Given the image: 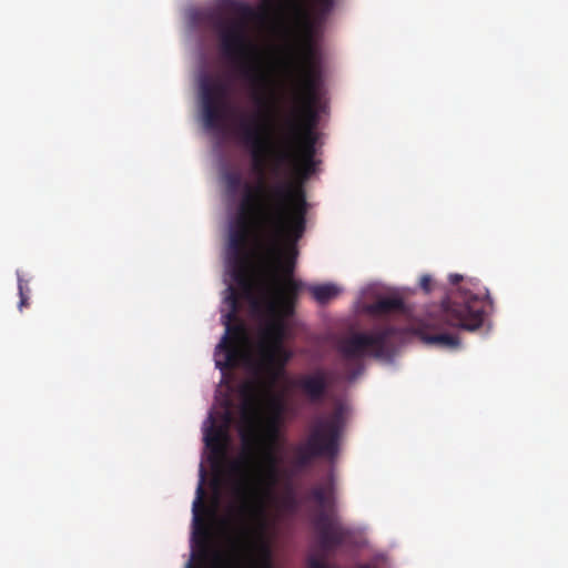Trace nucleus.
Here are the masks:
<instances>
[{"label": "nucleus", "mask_w": 568, "mask_h": 568, "mask_svg": "<svg viewBox=\"0 0 568 568\" xmlns=\"http://www.w3.org/2000/svg\"><path fill=\"white\" fill-rule=\"evenodd\" d=\"M199 88L204 126L212 131L223 129L231 92L229 83L220 77L203 75Z\"/></svg>", "instance_id": "obj_11"}, {"label": "nucleus", "mask_w": 568, "mask_h": 568, "mask_svg": "<svg viewBox=\"0 0 568 568\" xmlns=\"http://www.w3.org/2000/svg\"><path fill=\"white\" fill-rule=\"evenodd\" d=\"M310 292L320 304H326L338 295V288L333 284L314 285L310 287Z\"/></svg>", "instance_id": "obj_20"}, {"label": "nucleus", "mask_w": 568, "mask_h": 568, "mask_svg": "<svg viewBox=\"0 0 568 568\" xmlns=\"http://www.w3.org/2000/svg\"><path fill=\"white\" fill-rule=\"evenodd\" d=\"M311 498L321 507V508H329L331 507V497L324 487H314L311 490Z\"/></svg>", "instance_id": "obj_22"}, {"label": "nucleus", "mask_w": 568, "mask_h": 568, "mask_svg": "<svg viewBox=\"0 0 568 568\" xmlns=\"http://www.w3.org/2000/svg\"><path fill=\"white\" fill-rule=\"evenodd\" d=\"M308 204L304 190L287 180L255 184L245 182L229 251L233 280L253 305L260 302L256 286L267 291V276L278 262L280 244L298 241L306 227Z\"/></svg>", "instance_id": "obj_2"}, {"label": "nucleus", "mask_w": 568, "mask_h": 568, "mask_svg": "<svg viewBox=\"0 0 568 568\" xmlns=\"http://www.w3.org/2000/svg\"><path fill=\"white\" fill-rule=\"evenodd\" d=\"M277 434L276 425L272 424L267 429V445L261 452L258 463L252 449L257 437L255 434H242L244 450L230 466L234 475L232 501L227 509L231 535L224 552L214 550L210 545L202 481L197 486L192 513L193 540L199 549L193 556L210 562L212 568H273L266 531L270 526L268 503L283 474L280 458L273 449Z\"/></svg>", "instance_id": "obj_1"}, {"label": "nucleus", "mask_w": 568, "mask_h": 568, "mask_svg": "<svg viewBox=\"0 0 568 568\" xmlns=\"http://www.w3.org/2000/svg\"><path fill=\"white\" fill-rule=\"evenodd\" d=\"M327 508H322L313 519L318 536V544L323 551L329 552L341 546L349 545L354 538V531L342 525Z\"/></svg>", "instance_id": "obj_13"}, {"label": "nucleus", "mask_w": 568, "mask_h": 568, "mask_svg": "<svg viewBox=\"0 0 568 568\" xmlns=\"http://www.w3.org/2000/svg\"><path fill=\"white\" fill-rule=\"evenodd\" d=\"M287 501H292V504L295 503L293 497L287 498Z\"/></svg>", "instance_id": "obj_30"}, {"label": "nucleus", "mask_w": 568, "mask_h": 568, "mask_svg": "<svg viewBox=\"0 0 568 568\" xmlns=\"http://www.w3.org/2000/svg\"><path fill=\"white\" fill-rule=\"evenodd\" d=\"M293 13L303 22L304 38L298 54V81L293 95V108L285 115L283 126L287 131L286 146L301 130L316 131L317 104L322 87L321 52L313 40V20L301 0H285Z\"/></svg>", "instance_id": "obj_4"}, {"label": "nucleus", "mask_w": 568, "mask_h": 568, "mask_svg": "<svg viewBox=\"0 0 568 568\" xmlns=\"http://www.w3.org/2000/svg\"><path fill=\"white\" fill-rule=\"evenodd\" d=\"M239 136L241 143L250 150L253 171L258 174V179H264L265 160H271V172L278 175L283 163H293L296 154L312 158L316 154V143L318 134L316 131L301 130L298 135L288 142H284L287 131L282 130L276 148L270 139H262L258 131L253 130L247 121L242 120L239 124Z\"/></svg>", "instance_id": "obj_5"}, {"label": "nucleus", "mask_w": 568, "mask_h": 568, "mask_svg": "<svg viewBox=\"0 0 568 568\" xmlns=\"http://www.w3.org/2000/svg\"><path fill=\"white\" fill-rule=\"evenodd\" d=\"M294 386L301 389L312 403H318L324 398L331 386L329 374L324 369H316L302 375L295 381Z\"/></svg>", "instance_id": "obj_14"}, {"label": "nucleus", "mask_w": 568, "mask_h": 568, "mask_svg": "<svg viewBox=\"0 0 568 568\" xmlns=\"http://www.w3.org/2000/svg\"><path fill=\"white\" fill-rule=\"evenodd\" d=\"M260 119L261 118L256 116V115H253L250 118L241 116L236 123L235 131L233 130V133H235L236 138L241 142V139L239 136V124L242 120H245L248 122V124L252 126L253 130H256L260 132L262 139H270L271 143H273L276 146L277 140L280 139V135H281V131L283 130L282 126L284 125L283 122H284L285 116L282 119L281 125L277 126L275 135H274L275 131L271 130V129H274V125H271V126L268 124L266 125V122H264V121L261 122Z\"/></svg>", "instance_id": "obj_17"}, {"label": "nucleus", "mask_w": 568, "mask_h": 568, "mask_svg": "<svg viewBox=\"0 0 568 568\" xmlns=\"http://www.w3.org/2000/svg\"><path fill=\"white\" fill-rule=\"evenodd\" d=\"M273 404L276 407L277 412L281 413L283 409V405L280 398H274Z\"/></svg>", "instance_id": "obj_28"}, {"label": "nucleus", "mask_w": 568, "mask_h": 568, "mask_svg": "<svg viewBox=\"0 0 568 568\" xmlns=\"http://www.w3.org/2000/svg\"><path fill=\"white\" fill-rule=\"evenodd\" d=\"M343 409L335 408L329 415L314 420L304 444L295 448V463L305 467L317 457L333 458L338 453L343 430Z\"/></svg>", "instance_id": "obj_9"}, {"label": "nucleus", "mask_w": 568, "mask_h": 568, "mask_svg": "<svg viewBox=\"0 0 568 568\" xmlns=\"http://www.w3.org/2000/svg\"><path fill=\"white\" fill-rule=\"evenodd\" d=\"M211 425L205 429L204 442L206 447L215 457H223L226 452V443L229 440L227 429L231 422L229 412L223 415L222 423L217 424L212 415H210Z\"/></svg>", "instance_id": "obj_15"}, {"label": "nucleus", "mask_w": 568, "mask_h": 568, "mask_svg": "<svg viewBox=\"0 0 568 568\" xmlns=\"http://www.w3.org/2000/svg\"><path fill=\"white\" fill-rule=\"evenodd\" d=\"M274 7V0H262L257 7L243 0H222L221 8L237 17L214 22L223 55L240 63L242 77L256 89L265 88L270 79L262 67L260 49L251 38L250 23H265Z\"/></svg>", "instance_id": "obj_3"}, {"label": "nucleus", "mask_w": 568, "mask_h": 568, "mask_svg": "<svg viewBox=\"0 0 568 568\" xmlns=\"http://www.w3.org/2000/svg\"><path fill=\"white\" fill-rule=\"evenodd\" d=\"M419 286L425 293H429L433 290V278L430 275H423L419 281Z\"/></svg>", "instance_id": "obj_25"}, {"label": "nucleus", "mask_w": 568, "mask_h": 568, "mask_svg": "<svg viewBox=\"0 0 568 568\" xmlns=\"http://www.w3.org/2000/svg\"><path fill=\"white\" fill-rule=\"evenodd\" d=\"M449 281H450L452 284L456 285V284H458L459 282L463 281V276L459 275V274H450L449 275Z\"/></svg>", "instance_id": "obj_27"}, {"label": "nucleus", "mask_w": 568, "mask_h": 568, "mask_svg": "<svg viewBox=\"0 0 568 568\" xmlns=\"http://www.w3.org/2000/svg\"><path fill=\"white\" fill-rule=\"evenodd\" d=\"M224 181L230 192L236 191L242 183L240 174L234 172H227L224 175Z\"/></svg>", "instance_id": "obj_24"}, {"label": "nucleus", "mask_w": 568, "mask_h": 568, "mask_svg": "<svg viewBox=\"0 0 568 568\" xmlns=\"http://www.w3.org/2000/svg\"><path fill=\"white\" fill-rule=\"evenodd\" d=\"M226 302L229 312L223 315L225 334L215 349V365L221 371L231 369L239 365L241 358V346L247 342V329L245 324L239 318L241 310V300L247 301L241 288L230 286Z\"/></svg>", "instance_id": "obj_10"}, {"label": "nucleus", "mask_w": 568, "mask_h": 568, "mask_svg": "<svg viewBox=\"0 0 568 568\" xmlns=\"http://www.w3.org/2000/svg\"><path fill=\"white\" fill-rule=\"evenodd\" d=\"M404 329L392 324L374 326L368 332L353 333L339 339L336 351L347 381L356 379L364 371V358L390 359L404 338Z\"/></svg>", "instance_id": "obj_6"}, {"label": "nucleus", "mask_w": 568, "mask_h": 568, "mask_svg": "<svg viewBox=\"0 0 568 568\" xmlns=\"http://www.w3.org/2000/svg\"><path fill=\"white\" fill-rule=\"evenodd\" d=\"M186 568H191V565L189 564Z\"/></svg>", "instance_id": "obj_31"}, {"label": "nucleus", "mask_w": 568, "mask_h": 568, "mask_svg": "<svg viewBox=\"0 0 568 568\" xmlns=\"http://www.w3.org/2000/svg\"><path fill=\"white\" fill-rule=\"evenodd\" d=\"M491 305L486 288L481 290L471 281L465 282L443 301L440 320L448 326L473 332L483 325L486 307Z\"/></svg>", "instance_id": "obj_8"}, {"label": "nucleus", "mask_w": 568, "mask_h": 568, "mask_svg": "<svg viewBox=\"0 0 568 568\" xmlns=\"http://www.w3.org/2000/svg\"><path fill=\"white\" fill-rule=\"evenodd\" d=\"M293 354L258 356L256 363L257 378L245 382L242 385L241 393L245 400L254 404L261 393L272 390L278 381L284 376L285 366L292 358Z\"/></svg>", "instance_id": "obj_12"}, {"label": "nucleus", "mask_w": 568, "mask_h": 568, "mask_svg": "<svg viewBox=\"0 0 568 568\" xmlns=\"http://www.w3.org/2000/svg\"><path fill=\"white\" fill-rule=\"evenodd\" d=\"M424 339L429 344H436L444 348H456L459 345V339L449 333L426 335Z\"/></svg>", "instance_id": "obj_21"}, {"label": "nucleus", "mask_w": 568, "mask_h": 568, "mask_svg": "<svg viewBox=\"0 0 568 568\" xmlns=\"http://www.w3.org/2000/svg\"><path fill=\"white\" fill-rule=\"evenodd\" d=\"M18 290L20 296L19 308L21 310L22 307L29 305V287L28 283L20 276L18 277Z\"/></svg>", "instance_id": "obj_23"}, {"label": "nucleus", "mask_w": 568, "mask_h": 568, "mask_svg": "<svg viewBox=\"0 0 568 568\" xmlns=\"http://www.w3.org/2000/svg\"><path fill=\"white\" fill-rule=\"evenodd\" d=\"M317 163L318 162L316 161L315 156L306 158V156H301V155L296 154L295 162L283 163L281 165V168L288 166V168L294 169L296 174H298V176L301 178V183H303L304 181L310 179L315 173ZM280 170H282V169H280ZM281 174H282V171H280L277 176H280Z\"/></svg>", "instance_id": "obj_19"}, {"label": "nucleus", "mask_w": 568, "mask_h": 568, "mask_svg": "<svg viewBox=\"0 0 568 568\" xmlns=\"http://www.w3.org/2000/svg\"><path fill=\"white\" fill-rule=\"evenodd\" d=\"M302 284L288 280L284 290H272L267 284V291L256 286V295L260 298L257 305H250L254 311L261 310L263 305L268 312V320L258 333L257 354L258 356L293 354L284 342L288 337V326L285 321L294 313L295 301Z\"/></svg>", "instance_id": "obj_7"}, {"label": "nucleus", "mask_w": 568, "mask_h": 568, "mask_svg": "<svg viewBox=\"0 0 568 568\" xmlns=\"http://www.w3.org/2000/svg\"><path fill=\"white\" fill-rule=\"evenodd\" d=\"M358 568H377V567L374 565L364 564V565H359Z\"/></svg>", "instance_id": "obj_29"}, {"label": "nucleus", "mask_w": 568, "mask_h": 568, "mask_svg": "<svg viewBox=\"0 0 568 568\" xmlns=\"http://www.w3.org/2000/svg\"><path fill=\"white\" fill-rule=\"evenodd\" d=\"M296 241H285V243H295ZM283 244H280V255L278 262L272 268V273L267 276V283L272 287V290H284L286 287V283L288 280L295 281L293 278L294 272V256H288L283 260Z\"/></svg>", "instance_id": "obj_16"}, {"label": "nucleus", "mask_w": 568, "mask_h": 568, "mask_svg": "<svg viewBox=\"0 0 568 568\" xmlns=\"http://www.w3.org/2000/svg\"><path fill=\"white\" fill-rule=\"evenodd\" d=\"M308 568H327V566L323 559L312 556L308 558Z\"/></svg>", "instance_id": "obj_26"}, {"label": "nucleus", "mask_w": 568, "mask_h": 568, "mask_svg": "<svg viewBox=\"0 0 568 568\" xmlns=\"http://www.w3.org/2000/svg\"><path fill=\"white\" fill-rule=\"evenodd\" d=\"M367 311L372 315L383 316L393 313H403L405 305L400 297H382L368 305Z\"/></svg>", "instance_id": "obj_18"}]
</instances>
